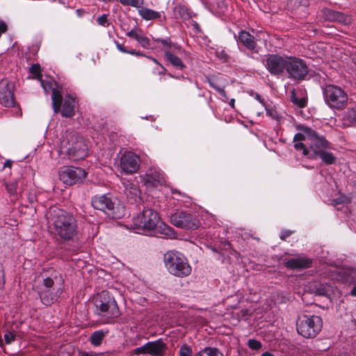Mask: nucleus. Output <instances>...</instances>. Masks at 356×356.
Returning <instances> with one entry per match:
<instances>
[{
	"instance_id": "1",
	"label": "nucleus",
	"mask_w": 356,
	"mask_h": 356,
	"mask_svg": "<svg viewBox=\"0 0 356 356\" xmlns=\"http://www.w3.org/2000/svg\"><path fill=\"white\" fill-rule=\"evenodd\" d=\"M51 232L59 243L73 241L79 234L76 217L70 212L51 207L45 214Z\"/></svg>"
},
{
	"instance_id": "2",
	"label": "nucleus",
	"mask_w": 356,
	"mask_h": 356,
	"mask_svg": "<svg viewBox=\"0 0 356 356\" xmlns=\"http://www.w3.org/2000/svg\"><path fill=\"white\" fill-rule=\"evenodd\" d=\"M142 206V211L132 219L133 229H136L138 233L143 232L156 236L158 234L167 237L174 236V229L161 222V218L154 209L145 207L143 204Z\"/></svg>"
},
{
	"instance_id": "3",
	"label": "nucleus",
	"mask_w": 356,
	"mask_h": 356,
	"mask_svg": "<svg viewBox=\"0 0 356 356\" xmlns=\"http://www.w3.org/2000/svg\"><path fill=\"white\" fill-rule=\"evenodd\" d=\"M94 314L100 317L104 324L111 323L120 316V312L114 297L108 291L97 293L94 300Z\"/></svg>"
},
{
	"instance_id": "4",
	"label": "nucleus",
	"mask_w": 356,
	"mask_h": 356,
	"mask_svg": "<svg viewBox=\"0 0 356 356\" xmlns=\"http://www.w3.org/2000/svg\"><path fill=\"white\" fill-rule=\"evenodd\" d=\"M91 205L95 209L102 211L110 218H120L124 216V205L110 193L92 196Z\"/></svg>"
},
{
	"instance_id": "5",
	"label": "nucleus",
	"mask_w": 356,
	"mask_h": 356,
	"mask_svg": "<svg viewBox=\"0 0 356 356\" xmlns=\"http://www.w3.org/2000/svg\"><path fill=\"white\" fill-rule=\"evenodd\" d=\"M60 149L72 161L83 159L88 154V147L82 137L73 132H66L63 136Z\"/></svg>"
},
{
	"instance_id": "6",
	"label": "nucleus",
	"mask_w": 356,
	"mask_h": 356,
	"mask_svg": "<svg viewBox=\"0 0 356 356\" xmlns=\"http://www.w3.org/2000/svg\"><path fill=\"white\" fill-rule=\"evenodd\" d=\"M163 261L167 270L176 277H184L191 273L187 258L180 252L168 251L163 256Z\"/></svg>"
},
{
	"instance_id": "7",
	"label": "nucleus",
	"mask_w": 356,
	"mask_h": 356,
	"mask_svg": "<svg viewBox=\"0 0 356 356\" xmlns=\"http://www.w3.org/2000/svg\"><path fill=\"white\" fill-rule=\"evenodd\" d=\"M323 320L317 315L302 314L296 321V329L299 334L307 339L316 337L321 331Z\"/></svg>"
},
{
	"instance_id": "8",
	"label": "nucleus",
	"mask_w": 356,
	"mask_h": 356,
	"mask_svg": "<svg viewBox=\"0 0 356 356\" xmlns=\"http://www.w3.org/2000/svg\"><path fill=\"white\" fill-rule=\"evenodd\" d=\"M52 107L55 113H60L64 118H72L75 115L77 104L76 98L67 95L63 98L61 92L56 88L52 90Z\"/></svg>"
},
{
	"instance_id": "9",
	"label": "nucleus",
	"mask_w": 356,
	"mask_h": 356,
	"mask_svg": "<svg viewBox=\"0 0 356 356\" xmlns=\"http://www.w3.org/2000/svg\"><path fill=\"white\" fill-rule=\"evenodd\" d=\"M323 99L325 104L332 109L342 110L348 104V95L339 86L328 84L323 89Z\"/></svg>"
},
{
	"instance_id": "10",
	"label": "nucleus",
	"mask_w": 356,
	"mask_h": 356,
	"mask_svg": "<svg viewBox=\"0 0 356 356\" xmlns=\"http://www.w3.org/2000/svg\"><path fill=\"white\" fill-rule=\"evenodd\" d=\"M297 128L307 135V145L309 146L311 153L310 159H318V154L328 147V141L325 137L319 136L316 131L308 127L299 125Z\"/></svg>"
},
{
	"instance_id": "11",
	"label": "nucleus",
	"mask_w": 356,
	"mask_h": 356,
	"mask_svg": "<svg viewBox=\"0 0 356 356\" xmlns=\"http://www.w3.org/2000/svg\"><path fill=\"white\" fill-rule=\"evenodd\" d=\"M285 73L289 79L300 81L306 79L309 67L305 60L296 56H288Z\"/></svg>"
},
{
	"instance_id": "12",
	"label": "nucleus",
	"mask_w": 356,
	"mask_h": 356,
	"mask_svg": "<svg viewBox=\"0 0 356 356\" xmlns=\"http://www.w3.org/2000/svg\"><path fill=\"white\" fill-rule=\"evenodd\" d=\"M287 57L278 54H268L263 63L270 75L280 77L286 72Z\"/></svg>"
},
{
	"instance_id": "13",
	"label": "nucleus",
	"mask_w": 356,
	"mask_h": 356,
	"mask_svg": "<svg viewBox=\"0 0 356 356\" xmlns=\"http://www.w3.org/2000/svg\"><path fill=\"white\" fill-rule=\"evenodd\" d=\"M170 222L178 228L195 230L200 227L197 217L186 211H177L170 216Z\"/></svg>"
},
{
	"instance_id": "14",
	"label": "nucleus",
	"mask_w": 356,
	"mask_h": 356,
	"mask_svg": "<svg viewBox=\"0 0 356 356\" xmlns=\"http://www.w3.org/2000/svg\"><path fill=\"white\" fill-rule=\"evenodd\" d=\"M59 178L66 185L72 186L81 183L86 179L88 172L83 168L74 166H63L59 170Z\"/></svg>"
},
{
	"instance_id": "15",
	"label": "nucleus",
	"mask_w": 356,
	"mask_h": 356,
	"mask_svg": "<svg viewBox=\"0 0 356 356\" xmlns=\"http://www.w3.org/2000/svg\"><path fill=\"white\" fill-rule=\"evenodd\" d=\"M41 277L42 285L45 289H62L64 279L59 271L54 268H49L42 273Z\"/></svg>"
},
{
	"instance_id": "16",
	"label": "nucleus",
	"mask_w": 356,
	"mask_h": 356,
	"mask_svg": "<svg viewBox=\"0 0 356 356\" xmlns=\"http://www.w3.org/2000/svg\"><path fill=\"white\" fill-rule=\"evenodd\" d=\"M234 37L241 50L244 48L252 53H258L257 39L254 35L245 30H241L238 34H234Z\"/></svg>"
},
{
	"instance_id": "17",
	"label": "nucleus",
	"mask_w": 356,
	"mask_h": 356,
	"mask_svg": "<svg viewBox=\"0 0 356 356\" xmlns=\"http://www.w3.org/2000/svg\"><path fill=\"white\" fill-rule=\"evenodd\" d=\"M140 164V157L132 152H127L120 158V165L127 174L136 172Z\"/></svg>"
},
{
	"instance_id": "18",
	"label": "nucleus",
	"mask_w": 356,
	"mask_h": 356,
	"mask_svg": "<svg viewBox=\"0 0 356 356\" xmlns=\"http://www.w3.org/2000/svg\"><path fill=\"white\" fill-rule=\"evenodd\" d=\"M0 104L5 107H16L12 86L4 81L0 82Z\"/></svg>"
},
{
	"instance_id": "19",
	"label": "nucleus",
	"mask_w": 356,
	"mask_h": 356,
	"mask_svg": "<svg viewBox=\"0 0 356 356\" xmlns=\"http://www.w3.org/2000/svg\"><path fill=\"white\" fill-rule=\"evenodd\" d=\"M4 185L8 193L15 200L18 198V195L21 194L25 188L24 179L22 177L8 181H5Z\"/></svg>"
},
{
	"instance_id": "20",
	"label": "nucleus",
	"mask_w": 356,
	"mask_h": 356,
	"mask_svg": "<svg viewBox=\"0 0 356 356\" xmlns=\"http://www.w3.org/2000/svg\"><path fill=\"white\" fill-rule=\"evenodd\" d=\"M124 194L130 204L138 206L141 204L143 201L140 197V191L137 184H127L125 186Z\"/></svg>"
},
{
	"instance_id": "21",
	"label": "nucleus",
	"mask_w": 356,
	"mask_h": 356,
	"mask_svg": "<svg viewBox=\"0 0 356 356\" xmlns=\"http://www.w3.org/2000/svg\"><path fill=\"white\" fill-rule=\"evenodd\" d=\"M62 289H41L38 293L42 303L46 306H50L54 303L58 298Z\"/></svg>"
},
{
	"instance_id": "22",
	"label": "nucleus",
	"mask_w": 356,
	"mask_h": 356,
	"mask_svg": "<svg viewBox=\"0 0 356 356\" xmlns=\"http://www.w3.org/2000/svg\"><path fill=\"white\" fill-rule=\"evenodd\" d=\"M312 260L307 257L291 258L284 261V266L289 269H304L312 266Z\"/></svg>"
},
{
	"instance_id": "23",
	"label": "nucleus",
	"mask_w": 356,
	"mask_h": 356,
	"mask_svg": "<svg viewBox=\"0 0 356 356\" xmlns=\"http://www.w3.org/2000/svg\"><path fill=\"white\" fill-rule=\"evenodd\" d=\"M149 355L152 356H164L168 350L167 344L161 339L148 341Z\"/></svg>"
},
{
	"instance_id": "24",
	"label": "nucleus",
	"mask_w": 356,
	"mask_h": 356,
	"mask_svg": "<svg viewBox=\"0 0 356 356\" xmlns=\"http://www.w3.org/2000/svg\"><path fill=\"white\" fill-rule=\"evenodd\" d=\"M126 35L136 40L139 44L144 49H152L150 40L143 34L141 29H132L126 33Z\"/></svg>"
},
{
	"instance_id": "25",
	"label": "nucleus",
	"mask_w": 356,
	"mask_h": 356,
	"mask_svg": "<svg viewBox=\"0 0 356 356\" xmlns=\"http://www.w3.org/2000/svg\"><path fill=\"white\" fill-rule=\"evenodd\" d=\"M163 179V176L160 170L150 168L145 174L144 181L146 185L156 186Z\"/></svg>"
},
{
	"instance_id": "26",
	"label": "nucleus",
	"mask_w": 356,
	"mask_h": 356,
	"mask_svg": "<svg viewBox=\"0 0 356 356\" xmlns=\"http://www.w3.org/2000/svg\"><path fill=\"white\" fill-rule=\"evenodd\" d=\"M164 58L177 70H183L186 67L181 59L169 49L164 51Z\"/></svg>"
},
{
	"instance_id": "27",
	"label": "nucleus",
	"mask_w": 356,
	"mask_h": 356,
	"mask_svg": "<svg viewBox=\"0 0 356 356\" xmlns=\"http://www.w3.org/2000/svg\"><path fill=\"white\" fill-rule=\"evenodd\" d=\"M322 13L323 17L325 20L339 22L344 21V15L340 12L335 11L330 8H325L322 10Z\"/></svg>"
},
{
	"instance_id": "28",
	"label": "nucleus",
	"mask_w": 356,
	"mask_h": 356,
	"mask_svg": "<svg viewBox=\"0 0 356 356\" xmlns=\"http://www.w3.org/2000/svg\"><path fill=\"white\" fill-rule=\"evenodd\" d=\"M138 14L146 21L160 19L161 17V13L147 8H142L139 9Z\"/></svg>"
},
{
	"instance_id": "29",
	"label": "nucleus",
	"mask_w": 356,
	"mask_h": 356,
	"mask_svg": "<svg viewBox=\"0 0 356 356\" xmlns=\"http://www.w3.org/2000/svg\"><path fill=\"white\" fill-rule=\"evenodd\" d=\"M291 101L294 105L300 108H305L307 105V97L305 96L298 97L295 89H293L291 92Z\"/></svg>"
},
{
	"instance_id": "30",
	"label": "nucleus",
	"mask_w": 356,
	"mask_h": 356,
	"mask_svg": "<svg viewBox=\"0 0 356 356\" xmlns=\"http://www.w3.org/2000/svg\"><path fill=\"white\" fill-rule=\"evenodd\" d=\"M194 356H223V354L217 348L205 347L196 353Z\"/></svg>"
},
{
	"instance_id": "31",
	"label": "nucleus",
	"mask_w": 356,
	"mask_h": 356,
	"mask_svg": "<svg viewBox=\"0 0 356 356\" xmlns=\"http://www.w3.org/2000/svg\"><path fill=\"white\" fill-rule=\"evenodd\" d=\"M312 292L317 296H327L329 295V286L321 283H314L312 286Z\"/></svg>"
},
{
	"instance_id": "32",
	"label": "nucleus",
	"mask_w": 356,
	"mask_h": 356,
	"mask_svg": "<svg viewBox=\"0 0 356 356\" xmlns=\"http://www.w3.org/2000/svg\"><path fill=\"white\" fill-rule=\"evenodd\" d=\"M216 6H212L213 12L219 15H224L228 10V0H216Z\"/></svg>"
},
{
	"instance_id": "33",
	"label": "nucleus",
	"mask_w": 356,
	"mask_h": 356,
	"mask_svg": "<svg viewBox=\"0 0 356 356\" xmlns=\"http://www.w3.org/2000/svg\"><path fill=\"white\" fill-rule=\"evenodd\" d=\"M318 158H321L326 165H332L336 162L337 158L331 152H328L326 149L323 150L318 154Z\"/></svg>"
},
{
	"instance_id": "34",
	"label": "nucleus",
	"mask_w": 356,
	"mask_h": 356,
	"mask_svg": "<svg viewBox=\"0 0 356 356\" xmlns=\"http://www.w3.org/2000/svg\"><path fill=\"white\" fill-rule=\"evenodd\" d=\"M106 334L103 330L95 331L90 337V342L94 346H99Z\"/></svg>"
},
{
	"instance_id": "35",
	"label": "nucleus",
	"mask_w": 356,
	"mask_h": 356,
	"mask_svg": "<svg viewBox=\"0 0 356 356\" xmlns=\"http://www.w3.org/2000/svg\"><path fill=\"white\" fill-rule=\"evenodd\" d=\"M115 45L117 49L122 53L129 54L136 56H145V54L140 51H136L135 49H127L123 44L115 41Z\"/></svg>"
},
{
	"instance_id": "36",
	"label": "nucleus",
	"mask_w": 356,
	"mask_h": 356,
	"mask_svg": "<svg viewBox=\"0 0 356 356\" xmlns=\"http://www.w3.org/2000/svg\"><path fill=\"white\" fill-rule=\"evenodd\" d=\"M293 147L297 151H302L303 155L310 158L309 146L307 143L305 144L302 142L295 143Z\"/></svg>"
},
{
	"instance_id": "37",
	"label": "nucleus",
	"mask_w": 356,
	"mask_h": 356,
	"mask_svg": "<svg viewBox=\"0 0 356 356\" xmlns=\"http://www.w3.org/2000/svg\"><path fill=\"white\" fill-rule=\"evenodd\" d=\"M29 72L33 76V78L35 79H42V73H41V67L40 64L36 63L31 65L29 68Z\"/></svg>"
},
{
	"instance_id": "38",
	"label": "nucleus",
	"mask_w": 356,
	"mask_h": 356,
	"mask_svg": "<svg viewBox=\"0 0 356 356\" xmlns=\"http://www.w3.org/2000/svg\"><path fill=\"white\" fill-rule=\"evenodd\" d=\"M251 315L252 312L247 309H241L235 313L238 321H248Z\"/></svg>"
},
{
	"instance_id": "39",
	"label": "nucleus",
	"mask_w": 356,
	"mask_h": 356,
	"mask_svg": "<svg viewBox=\"0 0 356 356\" xmlns=\"http://www.w3.org/2000/svg\"><path fill=\"white\" fill-rule=\"evenodd\" d=\"M175 11L182 19L190 18L187 7L184 6H176Z\"/></svg>"
},
{
	"instance_id": "40",
	"label": "nucleus",
	"mask_w": 356,
	"mask_h": 356,
	"mask_svg": "<svg viewBox=\"0 0 356 356\" xmlns=\"http://www.w3.org/2000/svg\"><path fill=\"white\" fill-rule=\"evenodd\" d=\"M216 57L220 60L222 63H228L230 60V56L224 49H218L216 51Z\"/></svg>"
},
{
	"instance_id": "41",
	"label": "nucleus",
	"mask_w": 356,
	"mask_h": 356,
	"mask_svg": "<svg viewBox=\"0 0 356 356\" xmlns=\"http://www.w3.org/2000/svg\"><path fill=\"white\" fill-rule=\"evenodd\" d=\"M247 345L248 348L252 350H259L262 348L261 341L254 339H250L248 341Z\"/></svg>"
},
{
	"instance_id": "42",
	"label": "nucleus",
	"mask_w": 356,
	"mask_h": 356,
	"mask_svg": "<svg viewBox=\"0 0 356 356\" xmlns=\"http://www.w3.org/2000/svg\"><path fill=\"white\" fill-rule=\"evenodd\" d=\"M192 348L186 343L182 345L179 350V356H192Z\"/></svg>"
},
{
	"instance_id": "43",
	"label": "nucleus",
	"mask_w": 356,
	"mask_h": 356,
	"mask_svg": "<svg viewBox=\"0 0 356 356\" xmlns=\"http://www.w3.org/2000/svg\"><path fill=\"white\" fill-rule=\"evenodd\" d=\"M265 108L268 116L270 117L272 119L277 120V121L280 120V115L273 107L265 106Z\"/></svg>"
},
{
	"instance_id": "44",
	"label": "nucleus",
	"mask_w": 356,
	"mask_h": 356,
	"mask_svg": "<svg viewBox=\"0 0 356 356\" xmlns=\"http://www.w3.org/2000/svg\"><path fill=\"white\" fill-rule=\"evenodd\" d=\"M97 23L102 26L108 27L110 25V22L108 19V15L106 14H103L101 16L98 17L96 19Z\"/></svg>"
},
{
	"instance_id": "45",
	"label": "nucleus",
	"mask_w": 356,
	"mask_h": 356,
	"mask_svg": "<svg viewBox=\"0 0 356 356\" xmlns=\"http://www.w3.org/2000/svg\"><path fill=\"white\" fill-rule=\"evenodd\" d=\"M133 353L136 355H140L142 354H149L148 344L147 342L140 347H138L133 350Z\"/></svg>"
},
{
	"instance_id": "46",
	"label": "nucleus",
	"mask_w": 356,
	"mask_h": 356,
	"mask_svg": "<svg viewBox=\"0 0 356 356\" xmlns=\"http://www.w3.org/2000/svg\"><path fill=\"white\" fill-rule=\"evenodd\" d=\"M207 82L210 87L216 90L218 92L222 88L218 83V80L215 78H207Z\"/></svg>"
},
{
	"instance_id": "47",
	"label": "nucleus",
	"mask_w": 356,
	"mask_h": 356,
	"mask_svg": "<svg viewBox=\"0 0 356 356\" xmlns=\"http://www.w3.org/2000/svg\"><path fill=\"white\" fill-rule=\"evenodd\" d=\"M16 334L15 332L7 331L4 334V339L7 344H10L15 340Z\"/></svg>"
},
{
	"instance_id": "48",
	"label": "nucleus",
	"mask_w": 356,
	"mask_h": 356,
	"mask_svg": "<svg viewBox=\"0 0 356 356\" xmlns=\"http://www.w3.org/2000/svg\"><path fill=\"white\" fill-rule=\"evenodd\" d=\"M305 141L307 143V135L302 131V133H297L293 137L294 143H300Z\"/></svg>"
},
{
	"instance_id": "49",
	"label": "nucleus",
	"mask_w": 356,
	"mask_h": 356,
	"mask_svg": "<svg viewBox=\"0 0 356 356\" xmlns=\"http://www.w3.org/2000/svg\"><path fill=\"white\" fill-rule=\"evenodd\" d=\"M144 4V0H130L129 2V6H132L137 8H143V6Z\"/></svg>"
},
{
	"instance_id": "50",
	"label": "nucleus",
	"mask_w": 356,
	"mask_h": 356,
	"mask_svg": "<svg viewBox=\"0 0 356 356\" xmlns=\"http://www.w3.org/2000/svg\"><path fill=\"white\" fill-rule=\"evenodd\" d=\"M144 4V0H130L129 2V6H132L137 8H143V6Z\"/></svg>"
},
{
	"instance_id": "51",
	"label": "nucleus",
	"mask_w": 356,
	"mask_h": 356,
	"mask_svg": "<svg viewBox=\"0 0 356 356\" xmlns=\"http://www.w3.org/2000/svg\"><path fill=\"white\" fill-rule=\"evenodd\" d=\"M202 2L205 5L206 8L211 12L213 13L212 6H215L217 1L216 0H202Z\"/></svg>"
},
{
	"instance_id": "52",
	"label": "nucleus",
	"mask_w": 356,
	"mask_h": 356,
	"mask_svg": "<svg viewBox=\"0 0 356 356\" xmlns=\"http://www.w3.org/2000/svg\"><path fill=\"white\" fill-rule=\"evenodd\" d=\"M156 41L160 42L163 46V47H166V48H172V43L170 40V38H166V39H156Z\"/></svg>"
},
{
	"instance_id": "53",
	"label": "nucleus",
	"mask_w": 356,
	"mask_h": 356,
	"mask_svg": "<svg viewBox=\"0 0 356 356\" xmlns=\"http://www.w3.org/2000/svg\"><path fill=\"white\" fill-rule=\"evenodd\" d=\"M346 117L350 122H356V111L353 108H352L350 111H348L346 114Z\"/></svg>"
},
{
	"instance_id": "54",
	"label": "nucleus",
	"mask_w": 356,
	"mask_h": 356,
	"mask_svg": "<svg viewBox=\"0 0 356 356\" xmlns=\"http://www.w3.org/2000/svg\"><path fill=\"white\" fill-rule=\"evenodd\" d=\"M349 202V198L347 196H341L335 200H334V202L335 205L343 204Z\"/></svg>"
},
{
	"instance_id": "55",
	"label": "nucleus",
	"mask_w": 356,
	"mask_h": 356,
	"mask_svg": "<svg viewBox=\"0 0 356 356\" xmlns=\"http://www.w3.org/2000/svg\"><path fill=\"white\" fill-rule=\"evenodd\" d=\"M291 234H292V232L290 230H283L281 232L280 238L282 241H285L289 236H290L291 235Z\"/></svg>"
},
{
	"instance_id": "56",
	"label": "nucleus",
	"mask_w": 356,
	"mask_h": 356,
	"mask_svg": "<svg viewBox=\"0 0 356 356\" xmlns=\"http://www.w3.org/2000/svg\"><path fill=\"white\" fill-rule=\"evenodd\" d=\"M5 286V273L3 270H0V289H3Z\"/></svg>"
},
{
	"instance_id": "57",
	"label": "nucleus",
	"mask_w": 356,
	"mask_h": 356,
	"mask_svg": "<svg viewBox=\"0 0 356 356\" xmlns=\"http://www.w3.org/2000/svg\"><path fill=\"white\" fill-rule=\"evenodd\" d=\"M291 2L298 3L300 6H307L309 5L308 0H290Z\"/></svg>"
},
{
	"instance_id": "58",
	"label": "nucleus",
	"mask_w": 356,
	"mask_h": 356,
	"mask_svg": "<svg viewBox=\"0 0 356 356\" xmlns=\"http://www.w3.org/2000/svg\"><path fill=\"white\" fill-rule=\"evenodd\" d=\"M191 24H192V26H193L194 30H195L197 33H200V32H202L201 27H200V24H199L196 21H193V20H192V22H191Z\"/></svg>"
},
{
	"instance_id": "59",
	"label": "nucleus",
	"mask_w": 356,
	"mask_h": 356,
	"mask_svg": "<svg viewBox=\"0 0 356 356\" xmlns=\"http://www.w3.org/2000/svg\"><path fill=\"white\" fill-rule=\"evenodd\" d=\"M8 30V26L5 22L0 23V35L5 33Z\"/></svg>"
},
{
	"instance_id": "60",
	"label": "nucleus",
	"mask_w": 356,
	"mask_h": 356,
	"mask_svg": "<svg viewBox=\"0 0 356 356\" xmlns=\"http://www.w3.org/2000/svg\"><path fill=\"white\" fill-rule=\"evenodd\" d=\"M81 356H106L104 353H84Z\"/></svg>"
},
{
	"instance_id": "61",
	"label": "nucleus",
	"mask_w": 356,
	"mask_h": 356,
	"mask_svg": "<svg viewBox=\"0 0 356 356\" xmlns=\"http://www.w3.org/2000/svg\"><path fill=\"white\" fill-rule=\"evenodd\" d=\"M76 13L79 17H82L85 15L86 11L82 8H79L76 10Z\"/></svg>"
},
{
	"instance_id": "62",
	"label": "nucleus",
	"mask_w": 356,
	"mask_h": 356,
	"mask_svg": "<svg viewBox=\"0 0 356 356\" xmlns=\"http://www.w3.org/2000/svg\"><path fill=\"white\" fill-rule=\"evenodd\" d=\"M218 93L220 94V95L222 97V98H225L226 100L228 99V97L227 95V93L225 92V90L222 88L219 92Z\"/></svg>"
},
{
	"instance_id": "63",
	"label": "nucleus",
	"mask_w": 356,
	"mask_h": 356,
	"mask_svg": "<svg viewBox=\"0 0 356 356\" xmlns=\"http://www.w3.org/2000/svg\"><path fill=\"white\" fill-rule=\"evenodd\" d=\"M218 93L220 94V95L222 97V98H225L226 100L228 99V97L227 95V93L225 92V90L222 88L219 92Z\"/></svg>"
},
{
	"instance_id": "64",
	"label": "nucleus",
	"mask_w": 356,
	"mask_h": 356,
	"mask_svg": "<svg viewBox=\"0 0 356 356\" xmlns=\"http://www.w3.org/2000/svg\"><path fill=\"white\" fill-rule=\"evenodd\" d=\"M12 165H13V161L11 160H6L3 164V168H11Z\"/></svg>"
}]
</instances>
